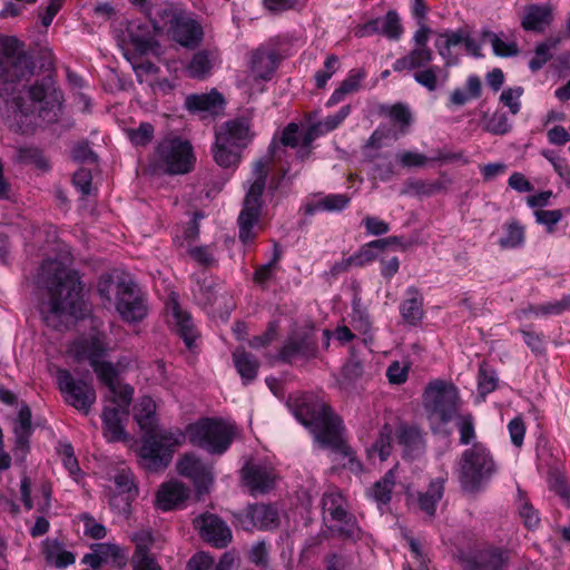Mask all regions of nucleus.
<instances>
[{
	"mask_svg": "<svg viewBox=\"0 0 570 570\" xmlns=\"http://www.w3.org/2000/svg\"><path fill=\"white\" fill-rule=\"evenodd\" d=\"M33 65L14 37L0 38V112L22 134L38 125L37 119H58L62 95L50 79L27 87Z\"/></svg>",
	"mask_w": 570,
	"mask_h": 570,
	"instance_id": "1",
	"label": "nucleus"
},
{
	"mask_svg": "<svg viewBox=\"0 0 570 570\" xmlns=\"http://www.w3.org/2000/svg\"><path fill=\"white\" fill-rule=\"evenodd\" d=\"M33 232L38 237L46 234L47 246L52 252L42 261L35 276L39 291L38 308L48 326L60 328L69 317L80 318L87 312L80 275L71 268V252L58 239L56 227L47 226Z\"/></svg>",
	"mask_w": 570,
	"mask_h": 570,
	"instance_id": "2",
	"label": "nucleus"
},
{
	"mask_svg": "<svg viewBox=\"0 0 570 570\" xmlns=\"http://www.w3.org/2000/svg\"><path fill=\"white\" fill-rule=\"evenodd\" d=\"M107 351L105 334L92 328L88 335L77 338L70 352L78 360H87L99 381L108 389L107 400L114 406H105L102 412L104 435L108 441H119L124 436L122 421L128 416L134 389L118 380V370L110 363L101 361Z\"/></svg>",
	"mask_w": 570,
	"mask_h": 570,
	"instance_id": "3",
	"label": "nucleus"
},
{
	"mask_svg": "<svg viewBox=\"0 0 570 570\" xmlns=\"http://www.w3.org/2000/svg\"><path fill=\"white\" fill-rule=\"evenodd\" d=\"M295 414L304 425L311 428L316 441L322 446L331 449L335 455L343 458V468L355 473L361 471V463L343 440L342 420L326 403L320 400L305 402L296 410Z\"/></svg>",
	"mask_w": 570,
	"mask_h": 570,
	"instance_id": "4",
	"label": "nucleus"
},
{
	"mask_svg": "<svg viewBox=\"0 0 570 570\" xmlns=\"http://www.w3.org/2000/svg\"><path fill=\"white\" fill-rule=\"evenodd\" d=\"M186 430L180 428L147 430L141 440L140 458L149 471H159L169 464L174 453L185 443Z\"/></svg>",
	"mask_w": 570,
	"mask_h": 570,
	"instance_id": "5",
	"label": "nucleus"
},
{
	"mask_svg": "<svg viewBox=\"0 0 570 570\" xmlns=\"http://www.w3.org/2000/svg\"><path fill=\"white\" fill-rule=\"evenodd\" d=\"M268 173V160L261 159L254 164L244 206L238 216L239 239L244 244H252L257 237V227L263 207L262 196Z\"/></svg>",
	"mask_w": 570,
	"mask_h": 570,
	"instance_id": "6",
	"label": "nucleus"
},
{
	"mask_svg": "<svg viewBox=\"0 0 570 570\" xmlns=\"http://www.w3.org/2000/svg\"><path fill=\"white\" fill-rule=\"evenodd\" d=\"M497 472L490 450L483 443H474L462 452L456 473L462 489L474 493Z\"/></svg>",
	"mask_w": 570,
	"mask_h": 570,
	"instance_id": "7",
	"label": "nucleus"
},
{
	"mask_svg": "<svg viewBox=\"0 0 570 570\" xmlns=\"http://www.w3.org/2000/svg\"><path fill=\"white\" fill-rule=\"evenodd\" d=\"M250 126L243 119L225 122L216 131L213 155L216 164L223 168H236L240 163L242 150L252 140Z\"/></svg>",
	"mask_w": 570,
	"mask_h": 570,
	"instance_id": "8",
	"label": "nucleus"
},
{
	"mask_svg": "<svg viewBox=\"0 0 570 570\" xmlns=\"http://www.w3.org/2000/svg\"><path fill=\"white\" fill-rule=\"evenodd\" d=\"M154 28L186 48L198 46L203 39L202 26L174 3L158 10Z\"/></svg>",
	"mask_w": 570,
	"mask_h": 570,
	"instance_id": "9",
	"label": "nucleus"
},
{
	"mask_svg": "<svg viewBox=\"0 0 570 570\" xmlns=\"http://www.w3.org/2000/svg\"><path fill=\"white\" fill-rule=\"evenodd\" d=\"M186 433L191 445L209 454L220 455L229 449L236 428L222 420L206 417L188 424Z\"/></svg>",
	"mask_w": 570,
	"mask_h": 570,
	"instance_id": "10",
	"label": "nucleus"
},
{
	"mask_svg": "<svg viewBox=\"0 0 570 570\" xmlns=\"http://www.w3.org/2000/svg\"><path fill=\"white\" fill-rule=\"evenodd\" d=\"M193 146L188 140L176 136L161 139L154 153V166L163 173L184 175L189 173L195 164Z\"/></svg>",
	"mask_w": 570,
	"mask_h": 570,
	"instance_id": "11",
	"label": "nucleus"
},
{
	"mask_svg": "<svg viewBox=\"0 0 570 570\" xmlns=\"http://www.w3.org/2000/svg\"><path fill=\"white\" fill-rule=\"evenodd\" d=\"M112 291L116 292V309L125 322L137 323L146 317L145 298L131 281H121L115 285L110 277L101 278L99 282L100 295L110 301Z\"/></svg>",
	"mask_w": 570,
	"mask_h": 570,
	"instance_id": "12",
	"label": "nucleus"
},
{
	"mask_svg": "<svg viewBox=\"0 0 570 570\" xmlns=\"http://www.w3.org/2000/svg\"><path fill=\"white\" fill-rule=\"evenodd\" d=\"M459 394L456 387L445 381L431 382L423 393V404L431 417L441 423L452 420L458 411Z\"/></svg>",
	"mask_w": 570,
	"mask_h": 570,
	"instance_id": "13",
	"label": "nucleus"
},
{
	"mask_svg": "<svg viewBox=\"0 0 570 570\" xmlns=\"http://www.w3.org/2000/svg\"><path fill=\"white\" fill-rule=\"evenodd\" d=\"M57 380L66 403L87 414L96 402L94 386L85 381L75 380L66 370L58 372Z\"/></svg>",
	"mask_w": 570,
	"mask_h": 570,
	"instance_id": "14",
	"label": "nucleus"
},
{
	"mask_svg": "<svg viewBox=\"0 0 570 570\" xmlns=\"http://www.w3.org/2000/svg\"><path fill=\"white\" fill-rule=\"evenodd\" d=\"M275 69V55L257 50L252 57L249 71L238 80V87L249 96L262 92L264 90L263 83L272 78Z\"/></svg>",
	"mask_w": 570,
	"mask_h": 570,
	"instance_id": "15",
	"label": "nucleus"
},
{
	"mask_svg": "<svg viewBox=\"0 0 570 570\" xmlns=\"http://www.w3.org/2000/svg\"><path fill=\"white\" fill-rule=\"evenodd\" d=\"M165 309L168 325L183 338L185 345L191 348L199 334L190 314L179 305L176 293L169 294Z\"/></svg>",
	"mask_w": 570,
	"mask_h": 570,
	"instance_id": "16",
	"label": "nucleus"
},
{
	"mask_svg": "<svg viewBox=\"0 0 570 570\" xmlns=\"http://www.w3.org/2000/svg\"><path fill=\"white\" fill-rule=\"evenodd\" d=\"M277 474L272 464L247 462L242 469V479L252 494L265 493L275 485Z\"/></svg>",
	"mask_w": 570,
	"mask_h": 570,
	"instance_id": "17",
	"label": "nucleus"
},
{
	"mask_svg": "<svg viewBox=\"0 0 570 570\" xmlns=\"http://www.w3.org/2000/svg\"><path fill=\"white\" fill-rule=\"evenodd\" d=\"M403 33L400 17L395 10H390L384 17L371 19L363 24H358L354 35L357 38L381 35L390 40H399Z\"/></svg>",
	"mask_w": 570,
	"mask_h": 570,
	"instance_id": "18",
	"label": "nucleus"
},
{
	"mask_svg": "<svg viewBox=\"0 0 570 570\" xmlns=\"http://www.w3.org/2000/svg\"><path fill=\"white\" fill-rule=\"evenodd\" d=\"M127 33L130 43L138 53L160 55V45L157 37L164 36V33L156 31L153 24L149 26L139 20L130 21L127 24Z\"/></svg>",
	"mask_w": 570,
	"mask_h": 570,
	"instance_id": "19",
	"label": "nucleus"
},
{
	"mask_svg": "<svg viewBox=\"0 0 570 570\" xmlns=\"http://www.w3.org/2000/svg\"><path fill=\"white\" fill-rule=\"evenodd\" d=\"M115 489L107 492L108 501L111 508L119 511H127L130 501L137 494V488L134 483V475L129 470L121 469L114 478Z\"/></svg>",
	"mask_w": 570,
	"mask_h": 570,
	"instance_id": "20",
	"label": "nucleus"
},
{
	"mask_svg": "<svg viewBox=\"0 0 570 570\" xmlns=\"http://www.w3.org/2000/svg\"><path fill=\"white\" fill-rule=\"evenodd\" d=\"M196 527L199 528L202 538L216 548H224L232 540L230 529L214 514H204L196 519Z\"/></svg>",
	"mask_w": 570,
	"mask_h": 570,
	"instance_id": "21",
	"label": "nucleus"
},
{
	"mask_svg": "<svg viewBox=\"0 0 570 570\" xmlns=\"http://www.w3.org/2000/svg\"><path fill=\"white\" fill-rule=\"evenodd\" d=\"M239 521L245 530H267L277 524L278 513L272 505L254 504L245 510Z\"/></svg>",
	"mask_w": 570,
	"mask_h": 570,
	"instance_id": "22",
	"label": "nucleus"
},
{
	"mask_svg": "<svg viewBox=\"0 0 570 570\" xmlns=\"http://www.w3.org/2000/svg\"><path fill=\"white\" fill-rule=\"evenodd\" d=\"M20 492L27 510L37 509L45 512L50 508L51 485L48 482H41L32 488L29 478L23 476Z\"/></svg>",
	"mask_w": 570,
	"mask_h": 570,
	"instance_id": "23",
	"label": "nucleus"
},
{
	"mask_svg": "<svg viewBox=\"0 0 570 570\" xmlns=\"http://www.w3.org/2000/svg\"><path fill=\"white\" fill-rule=\"evenodd\" d=\"M461 28L456 30H444L438 33L435 48L443 58L446 67L456 65L461 57L460 48L462 45Z\"/></svg>",
	"mask_w": 570,
	"mask_h": 570,
	"instance_id": "24",
	"label": "nucleus"
},
{
	"mask_svg": "<svg viewBox=\"0 0 570 570\" xmlns=\"http://www.w3.org/2000/svg\"><path fill=\"white\" fill-rule=\"evenodd\" d=\"M553 19L549 4H529L523 8L521 27L525 31L542 32Z\"/></svg>",
	"mask_w": 570,
	"mask_h": 570,
	"instance_id": "25",
	"label": "nucleus"
},
{
	"mask_svg": "<svg viewBox=\"0 0 570 570\" xmlns=\"http://www.w3.org/2000/svg\"><path fill=\"white\" fill-rule=\"evenodd\" d=\"M323 510L332 520L344 523L348 527L346 532L352 535L354 524L346 511V502L342 493L337 489H328L323 495Z\"/></svg>",
	"mask_w": 570,
	"mask_h": 570,
	"instance_id": "26",
	"label": "nucleus"
},
{
	"mask_svg": "<svg viewBox=\"0 0 570 570\" xmlns=\"http://www.w3.org/2000/svg\"><path fill=\"white\" fill-rule=\"evenodd\" d=\"M350 197L344 194L312 195L304 205L305 215H314L320 212H337L344 209L350 204Z\"/></svg>",
	"mask_w": 570,
	"mask_h": 570,
	"instance_id": "27",
	"label": "nucleus"
},
{
	"mask_svg": "<svg viewBox=\"0 0 570 570\" xmlns=\"http://www.w3.org/2000/svg\"><path fill=\"white\" fill-rule=\"evenodd\" d=\"M177 471L180 475L190 479L197 487H205L213 479L210 470L191 453L179 459Z\"/></svg>",
	"mask_w": 570,
	"mask_h": 570,
	"instance_id": "28",
	"label": "nucleus"
},
{
	"mask_svg": "<svg viewBox=\"0 0 570 570\" xmlns=\"http://www.w3.org/2000/svg\"><path fill=\"white\" fill-rule=\"evenodd\" d=\"M189 494L188 488L178 481H168L160 485L156 503L163 511H169L184 502Z\"/></svg>",
	"mask_w": 570,
	"mask_h": 570,
	"instance_id": "29",
	"label": "nucleus"
},
{
	"mask_svg": "<svg viewBox=\"0 0 570 570\" xmlns=\"http://www.w3.org/2000/svg\"><path fill=\"white\" fill-rule=\"evenodd\" d=\"M136 549L131 558L132 570H161L156 559L150 554L151 538L148 533L136 535Z\"/></svg>",
	"mask_w": 570,
	"mask_h": 570,
	"instance_id": "30",
	"label": "nucleus"
},
{
	"mask_svg": "<svg viewBox=\"0 0 570 570\" xmlns=\"http://www.w3.org/2000/svg\"><path fill=\"white\" fill-rule=\"evenodd\" d=\"M186 108L191 112L216 114L224 106V98L216 89L206 94L189 95L185 100Z\"/></svg>",
	"mask_w": 570,
	"mask_h": 570,
	"instance_id": "31",
	"label": "nucleus"
},
{
	"mask_svg": "<svg viewBox=\"0 0 570 570\" xmlns=\"http://www.w3.org/2000/svg\"><path fill=\"white\" fill-rule=\"evenodd\" d=\"M445 480L446 475L432 480L428 490L425 492H419L416 495L419 509L429 517L434 515L436 505L443 497Z\"/></svg>",
	"mask_w": 570,
	"mask_h": 570,
	"instance_id": "32",
	"label": "nucleus"
},
{
	"mask_svg": "<svg viewBox=\"0 0 570 570\" xmlns=\"http://www.w3.org/2000/svg\"><path fill=\"white\" fill-rule=\"evenodd\" d=\"M366 76L367 73L363 68L350 70L345 79L326 101V107H333L341 102L347 95L357 92Z\"/></svg>",
	"mask_w": 570,
	"mask_h": 570,
	"instance_id": "33",
	"label": "nucleus"
},
{
	"mask_svg": "<svg viewBox=\"0 0 570 570\" xmlns=\"http://www.w3.org/2000/svg\"><path fill=\"white\" fill-rule=\"evenodd\" d=\"M351 106H343L335 115L326 117L324 120L312 125L304 135V144L311 146V144L321 135L327 134L337 128L350 115Z\"/></svg>",
	"mask_w": 570,
	"mask_h": 570,
	"instance_id": "34",
	"label": "nucleus"
},
{
	"mask_svg": "<svg viewBox=\"0 0 570 570\" xmlns=\"http://www.w3.org/2000/svg\"><path fill=\"white\" fill-rule=\"evenodd\" d=\"M432 59L433 52L430 48L414 47L407 55L394 61L393 70L397 72L417 71L429 66Z\"/></svg>",
	"mask_w": 570,
	"mask_h": 570,
	"instance_id": "35",
	"label": "nucleus"
},
{
	"mask_svg": "<svg viewBox=\"0 0 570 570\" xmlns=\"http://www.w3.org/2000/svg\"><path fill=\"white\" fill-rule=\"evenodd\" d=\"M400 313L403 321L410 325H416L423 318V297L419 289H406V298L400 305Z\"/></svg>",
	"mask_w": 570,
	"mask_h": 570,
	"instance_id": "36",
	"label": "nucleus"
},
{
	"mask_svg": "<svg viewBox=\"0 0 570 570\" xmlns=\"http://www.w3.org/2000/svg\"><path fill=\"white\" fill-rule=\"evenodd\" d=\"M315 350L312 331L292 335L282 348L281 355L284 360L291 361L296 355H308Z\"/></svg>",
	"mask_w": 570,
	"mask_h": 570,
	"instance_id": "37",
	"label": "nucleus"
},
{
	"mask_svg": "<svg viewBox=\"0 0 570 570\" xmlns=\"http://www.w3.org/2000/svg\"><path fill=\"white\" fill-rule=\"evenodd\" d=\"M43 553L48 563L60 569L76 561L73 553L66 550L59 541L53 539H47L43 542Z\"/></svg>",
	"mask_w": 570,
	"mask_h": 570,
	"instance_id": "38",
	"label": "nucleus"
},
{
	"mask_svg": "<svg viewBox=\"0 0 570 570\" xmlns=\"http://www.w3.org/2000/svg\"><path fill=\"white\" fill-rule=\"evenodd\" d=\"M508 556L499 549L481 550L474 557L473 570H504Z\"/></svg>",
	"mask_w": 570,
	"mask_h": 570,
	"instance_id": "39",
	"label": "nucleus"
},
{
	"mask_svg": "<svg viewBox=\"0 0 570 570\" xmlns=\"http://www.w3.org/2000/svg\"><path fill=\"white\" fill-rule=\"evenodd\" d=\"M482 39L489 41L493 52L498 57H514L519 53V46L515 40L509 39L502 32L495 33L490 30L482 31Z\"/></svg>",
	"mask_w": 570,
	"mask_h": 570,
	"instance_id": "40",
	"label": "nucleus"
},
{
	"mask_svg": "<svg viewBox=\"0 0 570 570\" xmlns=\"http://www.w3.org/2000/svg\"><path fill=\"white\" fill-rule=\"evenodd\" d=\"M448 78L449 73L446 69L439 66H426L414 72L415 81L429 91L436 90L439 86L448 81Z\"/></svg>",
	"mask_w": 570,
	"mask_h": 570,
	"instance_id": "41",
	"label": "nucleus"
},
{
	"mask_svg": "<svg viewBox=\"0 0 570 570\" xmlns=\"http://www.w3.org/2000/svg\"><path fill=\"white\" fill-rule=\"evenodd\" d=\"M235 367L245 383L253 381L258 371V361L243 348H237L233 353Z\"/></svg>",
	"mask_w": 570,
	"mask_h": 570,
	"instance_id": "42",
	"label": "nucleus"
},
{
	"mask_svg": "<svg viewBox=\"0 0 570 570\" xmlns=\"http://www.w3.org/2000/svg\"><path fill=\"white\" fill-rule=\"evenodd\" d=\"M504 235L499 239L503 249L522 247L525 243V227L518 220L512 219L503 226Z\"/></svg>",
	"mask_w": 570,
	"mask_h": 570,
	"instance_id": "43",
	"label": "nucleus"
},
{
	"mask_svg": "<svg viewBox=\"0 0 570 570\" xmlns=\"http://www.w3.org/2000/svg\"><path fill=\"white\" fill-rule=\"evenodd\" d=\"M134 416L145 432L155 428L156 404L150 396H142L134 407Z\"/></svg>",
	"mask_w": 570,
	"mask_h": 570,
	"instance_id": "44",
	"label": "nucleus"
},
{
	"mask_svg": "<svg viewBox=\"0 0 570 570\" xmlns=\"http://www.w3.org/2000/svg\"><path fill=\"white\" fill-rule=\"evenodd\" d=\"M233 559L225 553L222 560L216 563L214 558L205 552L196 553L188 562V570H228Z\"/></svg>",
	"mask_w": 570,
	"mask_h": 570,
	"instance_id": "45",
	"label": "nucleus"
},
{
	"mask_svg": "<svg viewBox=\"0 0 570 570\" xmlns=\"http://www.w3.org/2000/svg\"><path fill=\"white\" fill-rule=\"evenodd\" d=\"M31 430V411L27 405L20 407L18 422L14 426L16 446L21 451L28 448V439Z\"/></svg>",
	"mask_w": 570,
	"mask_h": 570,
	"instance_id": "46",
	"label": "nucleus"
},
{
	"mask_svg": "<svg viewBox=\"0 0 570 570\" xmlns=\"http://www.w3.org/2000/svg\"><path fill=\"white\" fill-rule=\"evenodd\" d=\"M568 309H570V294L558 301L531 305L523 313H531L534 316H553L560 315Z\"/></svg>",
	"mask_w": 570,
	"mask_h": 570,
	"instance_id": "47",
	"label": "nucleus"
},
{
	"mask_svg": "<svg viewBox=\"0 0 570 570\" xmlns=\"http://www.w3.org/2000/svg\"><path fill=\"white\" fill-rule=\"evenodd\" d=\"M396 466L391 469L385 475L377 481L372 488V497L377 504H387L396 480Z\"/></svg>",
	"mask_w": 570,
	"mask_h": 570,
	"instance_id": "48",
	"label": "nucleus"
},
{
	"mask_svg": "<svg viewBox=\"0 0 570 570\" xmlns=\"http://www.w3.org/2000/svg\"><path fill=\"white\" fill-rule=\"evenodd\" d=\"M58 454L62 461L65 469L68 471L69 476L76 482L80 483L83 474L79 466V462L75 455L73 448L70 443H60Z\"/></svg>",
	"mask_w": 570,
	"mask_h": 570,
	"instance_id": "49",
	"label": "nucleus"
},
{
	"mask_svg": "<svg viewBox=\"0 0 570 570\" xmlns=\"http://www.w3.org/2000/svg\"><path fill=\"white\" fill-rule=\"evenodd\" d=\"M215 57H209L205 51L195 53L188 63L186 70L189 77L203 79L209 75Z\"/></svg>",
	"mask_w": 570,
	"mask_h": 570,
	"instance_id": "50",
	"label": "nucleus"
},
{
	"mask_svg": "<svg viewBox=\"0 0 570 570\" xmlns=\"http://www.w3.org/2000/svg\"><path fill=\"white\" fill-rule=\"evenodd\" d=\"M392 433L393 431L390 425L385 424L382 428L379 439L368 450V455L371 458L377 455L380 461H385L390 456L392 450Z\"/></svg>",
	"mask_w": 570,
	"mask_h": 570,
	"instance_id": "51",
	"label": "nucleus"
},
{
	"mask_svg": "<svg viewBox=\"0 0 570 570\" xmlns=\"http://www.w3.org/2000/svg\"><path fill=\"white\" fill-rule=\"evenodd\" d=\"M498 386L497 373L489 366L487 362H482L478 373V389L480 394L487 395L493 392Z\"/></svg>",
	"mask_w": 570,
	"mask_h": 570,
	"instance_id": "52",
	"label": "nucleus"
},
{
	"mask_svg": "<svg viewBox=\"0 0 570 570\" xmlns=\"http://www.w3.org/2000/svg\"><path fill=\"white\" fill-rule=\"evenodd\" d=\"M18 159L21 163L33 165L36 168L47 170L49 168L48 161L42 153L33 147H23L18 151Z\"/></svg>",
	"mask_w": 570,
	"mask_h": 570,
	"instance_id": "53",
	"label": "nucleus"
},
{
	"mask_svg": "<svg viewBox=\"0 0 570 570\" xmlns=\"http://www.w3.org/2000/svg\"><path fill=\"white\" fill-rule=\"evenodd\" d=\"M352 326L356 332L364 336L363 341L365 344L372 342V322L366 313L360 309H354L352 315Z\"/></svg>",
	"mask_w": 570,
	"mask_h": 570,
	"instance_id": "54",
	"label": "nucleus"
},
{
	"mask_svg": "<svg viewBox=\"0 0 570 570\" xmlns=\"http://www.w3.org/2000/svg\"><path fill=\"white\" fill-rule=\"evenodd\" d=\"M340 66L337 56L330 55L324 61L323 69L315 73V82L317 88H324L327 81L336 73Z\"/></svg>",
	"mask_w": 570,
	"mask_h": 570,
	"instance_id": "55",
	"label": "nucleus"
},
{
	"mask_svg": "<svg viewBox=\"0 0 570 570\" xmlns=\"http://www.w3.org/2000/svg\"><path fill=\"white\" fill-rule=\"evenodd\" d=\"M562 217L563 213L561 209H537L534 212L535 222L543 225L548 233H553L556 230V226Z\"/></svg>",
	"mask_w": 570,
	"mask_h": 570,
	"instance_id": "56",
	"label": "nucleus"
},
{
	"mask_svg": "<svg viewBox=\"0 0 570 570\" xmlns=\"http://www.w3.org/2000/svg\"><path fill=\"white\" fill-rule=\"evenodd\" d=\"M483 129L493 135H504L510 130V124L503 112L495 111L484 120Z\"/></svg>",
	"mask_w": 570,
	"mask_h": 570,
	"instance_id": "57",
	"label": "nucleus"
},
{
	"mask_svg": "<svg viewBox=\"0 0 570 570\" xmlns=\"http://www.w3.org/2000/svg\"><path fill=\"white\" fill-rule=\"evenodd\" d=\"M410 367V363L401 364L399 361H393L386 370V377L389 383L393 385H401L405 383L409 376Z\"/></svg>",
	"mask_w": 570,
	"mask_h": 570,
	"instance_id": "58",
	"label": "nucleus"
},
{
	"mask_svg": "<svg viewBox=\"0 0 570 570\" xmlns=\"http://www.w3.org/2000/svg\"><path fill=\"white\" fill-rule=\"evenodd\" d=\"M305 132H306V130L304 132L299 131V127L297 124L291 122L283 130L282 142H283V145L291 146V147L301 146L304 148H309V146H306L304 144Z\"/></svg>",
	"mask_w": 570,
	"mask_h": 570,
	"instance_id": "59",
	"label": "nucleus"
},
{
	"mask_svg": "<svg viewBox=\"0 0 570 570\" xmlns=\"http://www.w3.org/2000/svg\"><path fill=\"white\" fill-rule=\"evenodd\" d=\"M523 94L522 87L504 89L501 92L500 101L509 108L511 114L517 115L521 109L520 98Z\"/></svg>",
	"mask_w": 570,
	"mask_h": 570,
	"instance_id": "60",
	"label": "nucleus"
},
{
	"mask_svg": "<svg viewBox=\"0 0 570 570\" xmlns=\"http://www.w3.org/2000/svg\"><path fill=\"white\" fill-rule=\"evenodd\" d=\"M80 521L83 523V533L86 537H89L91 539H102L106 537V528L104 524L98 522L95 518L91 515L83 513L80 517Z\"/></svg>",
	"mask_w": 570,
	"mask_h": 570,
	"instance_id": "61",
	"label": "nucleus"
},
{
	"mask_svg": "<svg viewBox=\"0 0 570 570\" xmlns=\"http://www.w3.org/2000/svg\"><path fill=\"white\" fill-rule=\"evenodd\" d=\"M401 444L409 449H419L422 444V438L419 430L414 426H401L397 432Z\"/></svg>",
	"mask_w": 570,
	"mask_h": 570,
	"instance_id": "62",
	"label": "nucleus"
},
{
	"mask_svg": "<svg viewBox=\"0 0 570 570\" xmlns=\"http://www.w3.org/2000/svg\"><path fill=\"white\" fill-rule=\"evenodd\" d=\"M128 137L134 145L145 146L154 137V127L149 122H142L138 128L128 130Z\"/></svg>",
	"mask_w": 570,
	"mask_h": 570,
	"instance_id": "63",
	"label": "nucleus"
},
{
	"mask_svg": "<svg viewBox=\"0 0 570 570\" xmlns=\"http://www.w3.org/2000/svg\"><path fill=\"white\" fill-rule=\"evenodd\" d=\"M460 443L466 445L475 439L474 420L471 414L462 415L458 422Z\"/></svg>",
	"mask_w": 570,
	"mask_h": 570,
	"instance_id": "64",
	"label": "nucleus"
}]
</instances>
